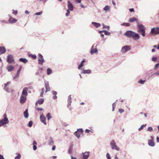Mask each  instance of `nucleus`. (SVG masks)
Segmentation results:
<instances>
[{"label": "nucleus", "mask_w": 159, "mask_h": 159, "mask_svg": "<svg viewBox=\"0 0 159 159\" xmlns=\"http://www.w3.org/2000/svg\"><path fill=\"white\" fill-rule=\"evenodd\" d=\"M42 90V92H41V93L40 94V96L41 97H43V95L44 93V88H43L42 89H41Z\"/></svg>", "instance_id": "ea45409f"}, {"label": "nucleus", "mask_w": 159, "mask_h": 159, "mask_svg": "<svg viewBox=\"0 0 159 159\" xmlns=\"http://www.w3.org/2000/svg\"><path fill=\"white\" fill-rule=\"evenodd\" d=\"M38 60L39 63L40 64H42L44 61L43 56L40 54H39Z\"/></svg>", "instance_id": "1a4fd4ad"}, {"label": "nucleus", "mask_w": 159, "mask_h": 159, "mask_svg": "<svg viewBox=\"0 0 159 159\" xmlns=\"http://www.w3.org/2000/svg\"><path fill=\"white\" fill-rule=\"evenodd\" d=\"M157 59V58L155 57H153L152 59V60L153 61H155Z\"/></svg>", "instance_id": "4d7b16f0"}, {"label": "nucleus", "mask_w": 159, "mask_h": 159, "mask_svg": "<svg viewBox=\"0 0 159 159\" xmlns=\"http://www.w3.org/2000/svg\"><path fill=\"white\" fill-rule=\"evenodd\" d=\"M146 126V124L143 125L141 126L138 129V130L139 131L142 130L144 127H145Z\"/></svg>", "instance_id": "72a5a7b5"}, {"label": "nucleus", "mask_w": 159, "mask_h": 159, "mask_svg": "<svg viewBox=\"0 0 159 159\" xmlns=\"http://www.w3.org/2000/svg\"><path fill=\"white\" fill-rule=\"evenodd\" d=\"M76 131H79L80 133H82L83 132V130L82 129H78Z\"/></svg>", "instance_id": "de8ad7c7"}, {"label": "nucleus", "mask_w": 159, "mask_h": 159, "mask_svg": "<svg viewBox=\"0 0 159 159\" xmlns=\"http://www.w3.org/2000/svg\"><path fill=\"white\" fill-rule=\"evenodd\" d=\"M92 24L97 28L101 26V24L100 23L97 22H92Z\"/></svg>", "instance_id": "b1692460"}, {"label": "nucleus", "mask_w": 159, "mask_h": 159, "mask_svg": "<svg viewBox=\"0 0 159 159\" xmlns=\"http://www.w3.org/2000/svg\"><path fill=\"white\" fill-rule=\"evenodd\" d=\"M157 142L159 143V137H157Z\"/></svg>", "instance_id": "774afa93"}, {"label": "nucleus", "mask_w": 159, "mask_h": 159, "mask_svg": "<svg viewBox=\"0 0 159 159\" xmlns=\"http://www.w3.org/2000/svg\"><path fill=\"white\" fill-rule=\"evenodd\" d=\"M131 37L133 39L135 40H138L140 38L139 34L134 32H133Z\"/></svg>", "instance_id": "f8f14e48"}, {"label": "nucleus", "mask_w": 159, "mask_h": 159, "mask_svg": "<svg viewBox=\"0 0 159 159\" xmlns=\"http://www.w3.org/2000/svg\"><path fill=\"white\" fill-rule=\"evenodd\" d=\"M151 33L155 34H159V27H154L151 30Z\"/></svg>", "instance_id": "423d86ee"}, {"label": "nucleus", "mask_w": 159, "mask_h": 159, "mask_svg": "<svg viewBox=\"0 0 159 159\" xmlns=\"http://www.w3.org/2000/svg\"><path fill=\"white\" fill-rule=\"evenodd\" d=\"M45 87L46 89L45 92L47 93L50 90V88L49 86V82L48 81H45Z\"/></svg>", "instance_id": "9d476101"}, {"label": "nucleus", "mask_w": 159, "mask_h": 159, "mask_svg": "<svg viewBox=\"0 0 159 159\" xmlns=\"http://www.w3.org/2000/svg\"><path fill=\"white\" fill-rule=\"evenodd\" d=\"M31 57L34 59H36L37 58V56L35 55H31Z\"/></svg>", "instance_id": "3c124183"}, {"label": "nucleus", "mask_w": 159, "mask_h": 159, "mask_svg": "<svg viewBox=\"0 0 159 159\" xmlns=\"http://www.w3.org/2000/svg\"><path fill=\"white\" fill-rule=\"evenodd\" d=\"M104 32V34L105 35H109L110 34V33L108 32L106 30H103Z\"/></svg>", "instance_id": "4c0bfd02"}, {"label": "nucleus", "mask_w": 159, "mask_h": 159, "mask_svg": "<svg viewBox=\"0 0 159 159\" xmlns=\"http://www.w3.org/2000/svg\"><path fill=\"white\" fill-rule=\"evenodd\" d=\"M21 156L20 153H18L17 156L14 159H20L21 158Z\"/></svg>", "instance_id": "e433bc0d"}, {"label": "nucleus", "mask_w": 159, "mask_h": 159, "mask_svg": "<svg viewBox=\"0 0 159 159\" xmlns=\"http://www.w3.org/2000/svg\"><path fill=\"white\" fill-rule=\"evenodd\" d=\"M68 102L67 106L69 107L71 105V95H69L68 97Z\"/></svg>", "instance_id": "393cba45"}, {"label": "nucleus", "mask_w": 159, "mask_h": 159, "mask_svg": "<svg viewBox=\"0 0 159 159\" xmlns=\"http://www.w3.org/2000/svg\"><path fill=\"white\" fill-rule=\"evenodd\" d=\"M84 159H87L89 156V152H85L82 153Z\"/></svg>", "instance_id": "4468645a"}, {"label": "nucleus", "mask_w": 159, "mask_h": 159, "mask_svg": "<svg viewBox=\"0 0 159 159\" xmlns=\"http://www.w3.org/2000/svg\"><path fill=\"white\" fill-rule=\"evenodd\" d=\"M112 111H114V110L115 109V103H114L112 105Z\"/></svg>", "instance_id": "603ef678"}, {"label": "nucleus", "mask_w": 159, "mask_h": 159, "mask_svg": "<svg viewBox=\"0 0 159 159\" xmlns=\"http://www.w3.org/2000/svg\"><path fill=\"white\" fill-rule=\"evenodd\" d=\"M10 84V82H8L7 83H6L5 84L4 89L6 91H7V92H9V90L8 88L7 87V85H9Z\"/></svg>", "instance_id": "5701e85b"}, {"label": "nucleus", "mask_w": 159, "mask_h": 159, "mask_svg": "<svg viewBox=\"0 0 159 159\" xmlns=\"http://www.w3.org/2000/svg\"><path fill=\"white\" fill-rule=\"evenodd\" d=\"M3 117V118L0 120V127L8 124L9 122V120L6 113L4 114Z\"/></svg>", "instance_id": "f257e3e1"}, {"label": "nucleus", "mask_w": 159, "mask_h": 159, "mask_svg": "<svg viewBox=\"0 0 159 159\" xmlns=\"http://www.w3.org/2000/svg\"><path fill=\"white\" fill-rule=\"evenodd\" d=\"M102 25H103V28H107L108 30H109V29H110V27L109 26H106L104 24H102Z\"/></svg>", "instance_id": "58836bf2"}, {"label": "nucleus", "mask_w": 159, "mask_h": 159, "mask_svg": "<svg viewBox=\"0 0 159 159\" xmlns=\"http://www.w3.org/2000/svg\"><path fill=\"white\" fill-rule=\"evenodd\" d=\"M83 66V63L81 62L80 64L79 65L78 67V68L79 69H80Z\"/></svg>", "instance_id": "c03bdc74"}, {"label": "nucleus", "mask_w": 159, "mask_h": 159, "mask_svg": "<svg viewBox=\"0 0 159 159\" xmlns=\"http://www.w3.org/2000/svg\"><path fill=\"white\" fill-rule=\"evenodd\" d=\"M82 133H80L79 131H76L74 133L75 135L78 138H79L80 137V135Z\"/></svg>", "instance_id": "bb28decb"}, {"label": "nucleus", "mask_w": 159, "mask_h": 159, "mask_svg": "<svg viewBox=\"0 0 159 159\" xmlns=\"http://www.w3.org/2000/svg\"><path fill=\"white\" fill-rule=\"evenodd\" d=\"M67 7L68 9L66 10L67 12L66 14V16H68L70 14V12L69 11H73V7L71 3L69 1H67Z\"/></svg>", "instance_id": "f03ea898"}, {"label": "nucleus", "mask_w": 159, "mask_h": 159, "mask_svg": "<svg viewBox=\"0 0 159 159\" xmlns=\"http://www.w3.org/2000/svg\"><path fill=\"white\" fill-rule=\"evenodd\" d=\"M130 50V47L129 46L127 45L123 47L121 49V52L123 53H125L127 51H129Z\"/></svg>", "instance_id": "39448f33"}, {"label": "nucleus", "mask_w": 159, "mask_h": 159, "mask_svg": "<svg viewBox=\"0 0 159 159\" xmlns=\"http://www.w3.org/2000/svg\"><path fill=\"white\" fill-rule=\"evenodd\" d=\"M153 75H155L156 76L159 75V72H156Z\"/></svg>", "instance_id": "bf43d9fd"}, {"label": "nucleus", "mask_w": 159, "mask_h": 159, "mask_svg": "<svg viewBox=\"0 0 159 159\" xmlns=\"http://www.w3.org/2000/svg\"><path fill=\"white\" fill-rule=\"evenodd\" d=\"M137 27L138 30V31L139 32L145 31V27L142 24H140L139 23L137 25Z\"/></svg>", "instance_id": "0eeeda50"}, {"label": "nucleus", "mask_w": 159, "mask_h": 159, "mask_svg": "<svg viewBox=\"0 0 159 159\" xmlns=\"http://www.w3.org/2000/svg\"><path fill=\"white\" fill-rule=\"evenodd\" d=\"M0 159H5L3 156L1 154H0Z\"/></svg>", "instance_id": "0e129e2a"}, {"label": "nucleus", "mask_w": 159, "mask_h": 159, "mask_svg": "<svg viewBox=\"0 0 159 159\" xmlns=\"http://www.w3.org/2000/svg\"><path fill=\"white\" fill-rule=\"evenodd\" d=\"M48 143L50 145H52L53 143V141L52 138H50V139L48 141Z\"/></svg>", "instance_id": "2f4dec72"}, {"label": "nucleus", "mask_w": 159, "mask_h": 159, "mask_svg": "<svg viewBox=\"0 0 159 159\" xmlns=\"http://www.w3.org/2000/svg\"><path fill=\"white\" fill-rule=\"evenodd\" d=\"M42 12H37V13H35V14L36 15H40L42 14Z\"/></svg>", "instance_id": "5fc2aeb1"}, {"label": "nucleus", "mask_w": 159, "mask_h": 159, "mask_svg": "<svg viewBox=\"0 0 159 159\" xmlns=\"http://www.w3.org/2000/svg\"><path fill=\"white\" fill-rule=\"evenodd\" d=\"M95 44H94L92 47L91 51H90V53L91 55H93L95 53H96L98 52V51L97 49V44H96L95 47Z\"/></svg>", "instance_id": "20e7f679"}, {"label": "nucleus", "mask_w": 159, "mask_h": 159, "mask_svg": "<svg viewBox=\"0 0 159 159\" xmlns=\"http://www.w3.org/2000/svg\"><path fill=\"white\" fill-rule=\"evenodd\" d=\"M110 145L112 149H115L117 151L120 150V149L118 148L114 140H112L110 143Z\"/></svg>", "instance_id": "7ed1b4c3"}, {"label": "nucleus", "mask_w": 159, "mask_h": 159, "mask_svg": "<svg viewBox=\"0 0 159 159\" xmlns=\"http://www.w3.org/2000/svg\"><path fill=\"white\" fill-rule=\"evenodd\" d=\"M36 109L38 111H42L43 110V109L42 108H36Z\"/></svg>", "instance_id": "13d9d810"}, {"label": "nucleus", "mask_w": 159, "mask_h": 159, "mask_svg": "<svg viewBox=\"0 0 159 159\" xmlns=\"http://www.w3.org/2000/svg\"><path fill=\"white\" fill-rule=\"evenodd\" d=\"M13 13L14 14L16 15L17 14V11H14V10H13Z\"/></svg>", "instance_id": "052dcab7"}, {"label": "nucleus", "mask_w": 159, "mask_h": 159, "mask_svg": "<svg viewBox=\"0 0 159 159\" xmlns=\"http://www.w3.org/2000/svg\"><path fill=\"white\" fill-rule=\"evenodd\" d=\"M26 96L21 95L20 99V102L21 103H25L26 100Z\"/></svg>", "instance_id": "dca6fc26"}, {"label": "nucleus", "mask_w": 159, "mask_h": 159, "mask_svg": "<svg viewBox=\"0 0 159 159\" xmlns=\"http://www.w3.org/2000/svg\"><path fill=\"white\" fill-rule=\"evenodd\" d=\"M33 145L36 146L37 145V143L35 141H33Z\"/></svg>", "instance_id": "680f3d73"}, {"label": "nucleus", "mask_w": 159, "mask_h": 159, "mask_svg": "<svg viewBox=\"0 0 159 159\" xmlns=\"http://www.w3.org/2000/svg\"><path fill=\"white\" fill-rule=\"evenodd\" d=\"M106 157L107 159H111L109 153H107Z\"/></svg>", "instance_id": "37998d69"}, {"label": "nucleus", "mask_w": 159, "mask_h": 159, "mask_svg": "<svg viewBox=\"0 0 159 159\" xmlns=\"http://www.w3.org/2000/svg\"><path fill=\"white\" fill-rule=\"evenodd\" d=\"M46 116L47 117L48 120H49L52 117V116H50V114L49 113L47 114Z\"/></svg>", "instance_id": "f704fd0d"}, {"label": "nucleus", "mask_w": 159, "mask_h": 159, "mask_svg": "<svg viewBox=\"0 0 159 159\" xmlns=\"http://www.w3.org/2000/svg\"><path fill=\"white\" fill-rule=\"evenodd\" d=\"M19 75H20V74L17 73V74L16 75L13 77V80H15V79H16V78H18L19 76Z\"/></svg>", "instance_id": "79ce46f5"}, {"label": "nucleus", "mask_w": 159, "mask_h": 159, "mask_svg": "<svg viewBox=\"0 0 159 159\" xmlns=\"http://www.w3.org/2000/svg\"><path fill=\"white\" fill-rule=\"evenodd\" d=\"M28 88L27 87L25 88L22 92L21 95L27 96V95Z\"/></svg>", "instance_id": "2eb2a0df"}, {"label": "nucleus", "mask_w": 159, "mask_h": 159, "mask_svg": "<svg viewBox=\"0 0 159 159\" xmlns=\"http://www.w3.org/2000/svg\"><path fill=\"white\" fill-rule=\"evenodd\" d=\"M6 51V49L4 47H0V54H2Z\"/></svg>", "instance_id": "6ab92c4d"}, {"label": "nucleus", "mask_w": 159, "mask_h": 159, "mask_svg": "<svg viewBox=\"0 0 159 159\" xmlns=\"http://www.w3.org/2000/svg\"><path fill=\"white\" fill-rule=\"evenodd\" d=\"M119 111L120 113H122L124 111V110L123 109H119Z\"/></svg>", "instance_id": "8fccbe9b"}, {"label": "nucleus", "mask_w": 159, "mask_h": 159, "mask_svg": "<svg viewBox=\"0 0 159 159\" xmlns=\"http://www.w3.org/2000/svg\"><path fill=\"white\" fill-rule=\"evenodd\" d=\"M152 130V127H149L148 128V131H151Z\"/></svg>", "instance_id": "864d4df0"}, {"label": "nucleus", "mask_w": 159, "mask_h": 159, "mask_svg": "<svg viewBox=\"0 0 159 159\" xmlns=\"http://www.w3.org/2000/svg\"><path fill=\"white\" fill-rule=\"evenodd\" d=\"M140 32L141 33V34L144 37L145 36V31Z\"/></svg>", "instance_id": "09e8293b"}, {"label": "nucleus", "mask_w": 159, "mask_h": 159, "mask_svg": "<svg viewBox=\"0 0 159 159\" xmlns=\"http://www.w3.org/2000/svg\"><path fill=\"white\" fill-rule=\"evenodd\" d=\"M33 149L34 150H35L37 149L36 146L33 145Z\"/></svg>", "instance_id": "e2e57ef3"}, {"label": "nucleus", "mask_w": 159, "mask_h": 159, "mask_svg": "<svg viewBox=\"0 0 159 159\" xmlns=\"http://www.w3.org/2000/svg\"><path fill=\"white\" fill-rule=\"evenodd\" d=\"M159 66V64H156L155 65V66L154 67V69H156L157 68V67Z\"/></svg>", "instance_id": "6e6d98bb"}, {"label": "nucleus", "mask_w": 159, "mask_h": 159, "mask_svg": "<svg viewBox=\"0 0 159 159\" xmlns=\"http://www.w3.org/2000/svg\"><path fill=\"white\" fill-rule=\"evenodd\" d=\"M24 115L25 117L26 118H28L29 116V114L28 113V109H26L25 111L24 112Z\"/></svg>", "instance_id": "a878e982"}, {"label": "nucleus", "mask_w": 159, "mask_h": 159, "mask_svg": "<svg viewBox=\"0 0 159 159\" xmlns=\"http://www.w3.org/2000/svg\"><path fill=\"white\" fill-rule=\"evenodd\" d=\"M44 100L43 98H40L39 99L38 101L36 102V106H37L38 104L40 105L42 104L44 102Z\"/></svg>", "instance_id": "a211bd4d"}, {"label": "nucleus", "mask_w": 159, "mask_h": 159, "mask_svg": "<svg viewBox=\"0 0 159 159\" xmlns=\"http://www.w3.org/2000/svg\"><path fill=\"white\" fill-rule=\"evenodd\" d=\"M133 32L131 31H128L125 34V35L127 37L131 38V37Z\"/></svg>", "instance_id": "ddd939ff"}, {"label": "nucleus", "mask_w": 159, "mask_h": 159, "mask_svg": "<svg viewBox=\"0 0 159 159\" xmlns=\"http://www.w3.org/2000/svg\"><path fill=\"white\" fill-rule=\"evenodd\" d=\"M121 25L129 26H130V24L129 23H126L124 22V23H122V24H121Z\"/></svg>", "instance_id": "c9c22d12"}, {"label": "nucleus", "mask_w": 159, "mask_h": 159, "mask_svg": "<svg viewBox=\"0 0 159 159\" xmlns=\"http://www.w3.org/2000/svg\"><path fill=\"white\" fill-rule=\"evenodd\" d=\"M91 72V71L90 70H83V72L81 73H83L84 74H89Z\"/></svg>", "instance_id": "c85d7f7f"}, {"label": "nucleus", "mask_w": 159, "mask_h": 159, "mask_svg": "<svg viewBox=\"0 0 159 159\" xmlns=\"http://www.w3.org/2000/svg\"><path fill=\"white\" fill-rule=\"evenodd\" d=\"M52 73V70L50 68H48L47 70V74L48 75H49Z\"/></svg>", "instance_id": "473e14b6"}, {"label": "nucleus", "mask_w": 159, "mask_h": 159, "mask_svg": "<svg viewBox=\"0 0 159 159\" xmlns=\"http://www.w3.org/2000/svg\"><path fill=\"white\" fill-rule=\"evenodd\" d=\"M138 21V20L135 17H133V18H130L129 19V22H133L134 21Z\"/></svg>", "instance_id": "cd10ccee"}, {"label": "nucleus", "mask_w": 159, "mask_h": 159, "mask_svg": "<svg viewBox=\"0 0 159 159\" xmlns=\"http://www.w3.org/2000/svg\"><path fill=\"white\" fill-rule=\"evenodd\" d=\"M148 144L149 146L152 147H153L155 145V143L153 142V140L149 139L148 141Z\"/></svg>", "instance_id": "4be33fe9"}, {"label": "nucleus", "mask_w": 159, "mask_h": 159, "mask_svg": "<svg viewBox=\"0 0 159 159\" xmlns=\"http://www.w3.org/2000/svg\"><path fill=\"white\" fill-rule=\"evenodd\" d=\"M7 69L9 72L13 70L14 69V67L12 66H9L7 67Z\"/></svg>", "instance_id": "412c9836"}, {"label": "nucleus", "mask_w": 159, "mask_h": 159, "mask_svg": "<svg viewBox=\"0 0 159 159\" xmlns=\"http://www.w3.org/2000/svg\"><path fill=\"white\" fill-rule=\"evenodd\" d=\"M103 10L106 12L110 11L111 7L109 6H106L104 7Z\"/></svg>", "instance_id": "aec40b11"}, {"label": "nucleus", "mask_w": 159, "mask_h": 159, "mask_svg": "<svg viewBox=\"0 0 159 159\" xmlns=\"http://www.w3.org/2000/svg\"><path fill=\"white\" fill-rule=\"evenodd\" d=\"M40 118L41 121L45 125L47 124L46 121V118L43 114H42L40 116Z\"/></svg>", "instance_id": "9b49d317"}, {"label": "nucleus", "mask_w": 159, "mask_h": 159, "mask_svg": "<svg viewBox=\"0 0 159 159\" xmlns=\"http://www.w3.org/2000/svg\"><path fill=\"white\" fill-rule=\"evenodd\" d=\"M129 10L131 12H134V9L133 8H130V9H129Z\"/></svg>", "instance_id": "69168bd1"}, {"label": "nucleus", "mask_w": 159, "mask_h": 159, "mask_svg": "<svg viewBox=\"0 0 159 159\" xmlns=\"http://www.w3.org/2000/svg\"><path fill=\"white\" fill-rule=\"evenodd\" d=\"M7 61L9 63L13 62L14 60L12 56L11 55H9L7 57Z\"/></svg>", "instance_id": "6e6552de"}, {"label": "nucleus", "mask_w": 159, "mask_h": 159, "mask_svg": "<svg viewBox=\"0 0 159 159\" xmlns=\"http://www.w3.org/2000/svg\"><path fill=\"white\" fill-rule=\"evenodd\" d=\"M9 22L11 23H14L17 21L16 19L10 16L8 20Z\"/></svg>", "instance_id": "f3484780"}, {"label": "nucleus", "mask_w": 159, "mask_h": 159, "mask_svg": "<svg viewBox=\"0 0 159 159\" xmlns=\"http://www.w3.org/2000/svg\"><path fill=\"white\" fill-rule=\"evenodd\" d=\"M19 61L24 63H26L28 61V60L24 58H20L19 59Z\"/></svg>", "instance_id": "c756f323"}, {"label": "nucleus", "mask_w": 159, "mask_h": 159, "mask_svg": "<svg viewBox=\"0 0 159 159\" xmlns=\"http://www.w3.org/2000/svg\"><path fill=\"white\" fill-rule=\"evenodd\" d=\"M32 124H33V122H32V121H30L29 122V123L28 124V126L29 127H31L32 126Z\"/></svg>", "instance_id": "a19ab883"}, {"label": "nucleus", "mask_w": 159, "mask_h": 159, "mask_svg": "<svg viewBox=\"0 0 159 159\" xmlns=\"http://www.w3.org/2000/svg\"><path fill=\"white\" fill-rule=\"evenodd\" d=\"M145 82V80H140L139 81V83L140 84H143Z\"/></svg>", "instance_id": "49530a36"}, {"label": "nucleus", "mask_w": 159, "mask_h": 159, "mask_svg": "<svg viewBox=\"0 0 159 159\" xmlns=\"http://www.w3.org/2000/svg\"><path fill=\"white\" fill-rule=\"evenodd\" d=\"M52 93L53 95L54 96L53 97V98L54 99H56L57 98V97L56 96V95L57 94V92H56L54 91H52Z\"/></svg>", "instance_id": "7c9ffc66"}, {"label": "nucleus", "mask_w": 159, "mask_h": 159, "mask_svg": "<svg viewBox=\"0 0 159 159\" xmlns=\"http://www.w3.org/2000/svg\"><path fill=\"white\" fill-rule=\"evenodd\" d=\"M56 147L55 146H53L52 148V150H54L55 149Z\"/></svg>", "instance_id": "338daca9"}, {"label": "nucleus", "mask_w": 159, "mask_h": 159, "mask_svg": "<svg viewBox=\"0 0 159 159\" xmlns=\"http://www.w3.org/2000/svg\"><path fill=\"white\" fill-rule=\"evenodd\" d=\"M22 66H20L17 72V73L20 74L22 69Z\"/></svg>", "instance_id": "a18cd8bd"}]
</instances>
